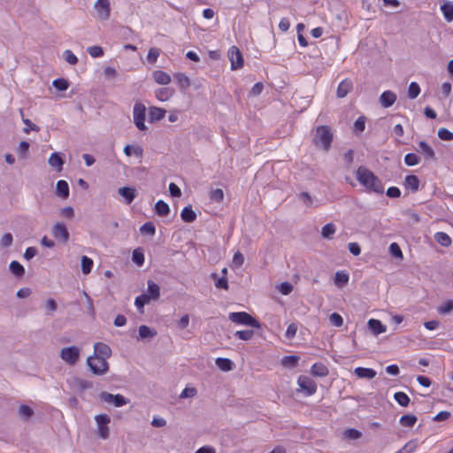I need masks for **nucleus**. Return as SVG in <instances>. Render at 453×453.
<instances>
[{
  "instance_id": "obj_1",
  "label": "nucleus",
  "mask_w": 453,
  "mask_h": 453,
  "mask_svg": "<svg viewBox=\"0 0 453 453\" xmlns=\"http://www.w3.org/2000/svg\"><path fill=\"white\" fill-rule=\"evenodd\" d=\"M358 182L365 188L368 192L383 194L384 186L381 180L368 168L359 166L356 173Z\"/></svg>"
},
{
  "instance_id": "obj_2",
  "label": "nucleus",
  "mask_w": 453,
  "mask_h": 453,
  "mask_svg": "<svg viewBox=\"0 0 453 453\" xmlns=\"http://www.w3.org/2000/svg\"><path fill=\"white\" fill-rule=\"evenodd\" d=\"M333 141V133L328 126H319L316 128L313 137V143L317 147H321L324 150L328 151Z\"/></svg>"
},
{
  "instance_id": "obj_3",
  "label": "nucleus",
  "mask_w": 453,
  "mask_h": 453,
  "mask_svg": "<svg viewBox=\"0 0 453 453\" xmlns=\"http://www.w3.org/2000/svg\"><path fill=\"white\" fill-rule=\"evenodd\" d=\"M229 319L236 324L250 326L256 328L260 327V323L249 313L244 311L231 312L229 314Z\"/></svg>"
},
{
  "instance_id": "obj_4",
  "label": "nucleus",
  "mask_w": 453,
  "mask_h": 453,
  "mask_svg": "<svg viewBox=\"0 0 453 453\" xmlns=\"http://www.w3.org/2000/svg\"><path fill=\"white\" fill-rule=\"evenodd\" d=\"M87 364L91 372L96 375H103L109 370L107 361L103 358H97L96 357H88Z\"/></svg>"
},
{
  "instance_id": "obj_5",
  "label": "nucleus",
  "mask_w": 453,
  "mask_h": 453,
  "mask_svg": "<svg viewBox=\"0 0 453 453\" xmlns=\"http://www.w3.org/2000/svg\"><path fill=\"white\" fill-rule=\"evenodd\" d=\"M134 123L135 127L141 130L145 131L148 127L145 125L146 107L141 103H136L134 106Z\"/></svg>"
},
{
  "instance_id": "obj_6",
  "label": "nucleus",
  "mask_w": 453,
  "mask_h": 453,
  "mask_svg": "<svg viewBox=\"0 0 453 453\" xmlns=\"http://www.w3.org/2000/svg\"><path fill=\"white\" fill-rule=\"evenodd\" d=\"M99 398L107 403L113 404L115 407H121L129 403V399L124 397L122 395H112L106 391L101 392Z\"/></svg>"
},
{
  "instance_id": "obj_7",
  "label": "nucleus",
  "mask_w": 453,
  "mask_h": 453,
  "mask_svg": "<svg viewBox=\"0 0 453 453\" xmlns=\"http://www.w3.org/2000/svg\"><path fill=\"white\" fill-rule=\"evenodd\" d=\"M98 427V435L100 438L105 440L110 435L108 424L111 422V418L107 414H100L95 417Z\"/></svg>"
},
{
  "instance_id": "obj_8",
  "label": "nucleus",
  "mask_w": 453,
  "mask_h": 453,
  "mask_svg": "<svg viewBox=\"0 0 453 453\" xmlns=\"http://www.w3.org/2000/svg\"><path fill=\"white\" fill-rule=\"evenodd\" d=\"M59 356L65 362L73 365L80 357V349L76 346L63 348Z\"/></svg>"
},
{
  "instance_id": "obj_9",
  "label": "nucleus",
  "mask_w": 453,
  "mask_h": 453,
  "mask_svg": "<svg viewBox=\"0 0 453 453\" xmlns=\"http://www.w3.org/2000/svg\"><path fill=\"white\" fill-rule=\"evenodd\" d=\"M96 18L101 20H107L111 16V4L109 0H97L94 4Z\"/></svg>"
},
{
  "instance_id": "obj_10",
  "label": "nucleus",
  "mask_w": 453,
  "mask_h": 453,
  "mask_svg": "<svg viewBox=\"0 0 453 453\" xmlns=\"http://www.w3.org/2000/svg\"><path fill=\"white\" fill-rule=\"evenodd\" d=\"M51 234L55 239L63 243H66L69 240V232L64 223L58 222L56 223L52 229Z\"/></svg>"
},
{
  "instance_id": "obj_11",
  "label": "nucleus",
  "mask_w": 453,
  "mask_h": 453,
  "mask_svg": "<svg viewBox=\"0 0 453 453\" xmlns=\"http://www.w3.org/2000/svg\"><path fill=\"white\" fill-rule=\"evenodd\" d=\"M297 384L307 395H312L317 390L315 381L307 376H300L297 380Z\"/></svg>"
},
{
  "instance_id": "obj_12",
  "label": "nucleus",
  "mask_w": 453,
  "mask_h": 453,
  "mask_svg": "<svg viewBox=\"0 0 453 453\" xmlns=\"http://www.w3.org/2000/svg\"><path fill=\"white\" fill-rule=\"evenodd\" d=\"M228 55H229V59L231 61V68L233 70H236L238 68L242 67V65H243L242 55L237 47H235V46L231 47L228 51Z\"/></svg>"
},
{
  "instance_id": "obj_13",
  "label": "nucleus",
  "mask_w": 453,
  "mask_h": 453,
  "mask_svg": "<svg viewBox=\"0 0 453 453\" xmlns=\"http://www.w3.org/2000/svg\"><path fill=\"white\" fill-rule=\"evenodd\" d=\"M416 150L424 156V158L427 161H436L435 152L433 148L425 141H420L418 143Z\"/></svg>"
},
{
  "instance_id": "obj_14",
  "label": "nucleus",
  "mask_w": 453,
  "mask_h": 453,
  "mask_svg": "<svg viewBox=\"0 0 453 453\" xmlns=\"http://www.w3.org/2000/svg\"><path fill=\"white\" fill-rule=\"evenodd\" d=\"M94 353L95 357L97 358H103L104 360H106L108 357L111 355V348L103 342H96L94 345Z\"/></svg>"
},
{
  "instance_id": "obj_15",
  "label": "nucleus",
  "mask_w": 453,
  "mask_h": 453,
  "mask_svg": "<svg viewBox=\"0 0 453 453\" xmlns=\"http://www.w3.org/2000/svg\"><path fill=\"white\" fill-rule=\"evenodd\" d=\"M352 89H353V83H352V81L350 80H349V79H345V80H343L342 81L340 82V84H339V86L337 88L336 96L339 98H343Z\"/></svg>"
},
{
  "instance_id": "obj_16",
  "label": "nucleus",
  "mask_w": 453,
  "mask_h": 453,
  "mask_svg": "<svg viewBox=\"0 0 453 453\" xmlns=\"http://www.w3.org/2000/svg\"><path fill=\"white\" fill-rule=\"evenodd\" d=\"M118 193L126 199L127 204H130L137 196L136 189L130 187L119 188Z\"/></svg>"
},
{
  "instance_id": "obj_17",
  "label": "nucleus",
  "mask_w": 453,
  "mask_h": 453,
  "mask_svg": "<svg viewBox=\"0 0 453 453\" xmlns=\"http://www.w3.org/2000/svg\"><path fill=\"white\" fill-rule=\"evenodd\" d=\"M396 100V95L390 91L387 90L383 92L380 97V102L381 105L385 108H388L394 104Z\"/></svg>"
},
{
  "instance_id": "obj_18",
  "label": "nucleus",
  "mask_w": 453,
  "mask_h": 453,
  "mask_svg": "<svg viewBox=\"0 0 453 453\" xmlns=\"http://www.w3.org/2000/svg\"><path fill=\"white\" fill-rule=\"evenodd\" d=\"M64 163V159L58 152L52 153L49 158L50 165L58 172H61L63 170Z\"/></svg>"
},
{
  "instance_id": "obj_19",
  "label": "nucleus",
  "mask_w": 453,
  "mask_h": 453,
  "mask_svg": "<svg viewBox=\"0 0 453 453\" xmlns=\"http://www.w3.org/2000/svg\"><path fill=\"white\" fill-rule=\"evenodd\" d=\"M368 327L373 333L374 335H378L386 332L387 327L380 320L371 319L368 321Z\"/></svg>"
},
{
  "instance_id": "obj_20",
  "label": "nucleus",
  "mask_w": 453,
  "mask_h": 453,
  "mask_svg": "<svg viewBox=\"0 0 453 453\" xmlns=\"http://www.w3.org/2000/svg\"><path fill=\"white\" fill-rule=\"evenodd\" d=\"M56 194L63 199L69 196V186L65 180H60L57 182Z\"/></svg>"
},
{
  "instance_id": "obj_21",
  "label": "nucleus",
  "mask_w": 453,
  "mask_h": 453,
  "mask_svg": "<svg viewBox=\"0 0 453 453\" xmlns=\"http://www.w3.org/2000/svg\"><path fill=\"white\" fill-rule=\"evenodd\" d=\"M165 110L158 107H150L149 111V118L150 122L158 121L165 118Z\"/></svg>"
},
{
  "instance_id": "obj_22",
  "label": "nucleus",
  "mask_w": 453,
  "mask_h": 453,
  "mask_svg": "<svg viewBox=\"0 0 453 453\" xmlns=\"http://www.w3.org/2000/svg\"><path fill=\"white\" fill-rule=\"evenodd\" d=\"M181 219L187 223H192L196 219V214L193 211L191 205H188L183 208L180 213Z\"/></svg>"
},
{
  "instance_id": "obj_23",
  "label": "nucleus",
  "mask_w": 453,
  "mask_h": 453,
  "mask_svg": "<svg viewBox=\"0 0 453 453\" xmlns=\"http://www.w3.org/2000/svg\"><path fill=\"white\" fill-rule=\"evenodd\" d=\"M358 378L362 379H373L376 376V372L371 368L357 367L354 371Z\"/></svg>"
},
{
  "instance_id": "obj_24",
  "label": "nucleus",
  "mask_w": 453,
  "mask_h": 453,
  "mask_svg": "<svg viewBox=\"0 0 453 453\" xmlns=\"http://www.w3.org/2000/svg\"><path fill=\"white\" fill-rule=\"evenodd\" d=\"M311 372L314 375V376H318V377H325L328 374V369L327 367L322 364V363H315L312 366H311Z\"/></svg>"
},
{
  "instance_id": "obj_25",
  "label": "nucleus",
  "mask_w": 453,
  "mask_h": 453,
  "mask_svg": "<svg viewBox=\"0 0 453 453\" xmlns=\"http://www.w3.org/2000/svg\"><path fill=\"white\" fill-rule=\"evenodd\" d=\"M145 295H149L150 299L157 300L160 296L159 286L152 280H148V292Z\"/></svg>"
},
{
  "instance_id": "obj_26",
  "label": "nucleus",
  "mask_w": 453,
  "mask_h": 453,
  "mask_svg": "<svg viewBox=\"0 0 453 453\" xmlns=\"http://www.w3.org/2000/svg\"><path fill=\"white\" fill-rule=\"evenodd\" d=\"M217 366L224 372L232 371L234 368V363L229 358L218 357L215 361Z\"/></svg>"
},
{
  "instance_id": "obj_27",
  "label": "nucleus",
  "mask_w": 453,
  "mask_h": 453,
  "mask_svg": "<svg viewBox=\"0 0 453 453\" xmlns=\"http://www.w3.org/2000/svg\"><path fill=\"white\" fill-rule=\"evenodd\" d=\"M155 81L161 85H167L171 81V77L168 73L163 71H155L153 73Z\"/></svg>"
},
{
  "instance_id": "obj_28",
  "label": "nucleus",
  "mask_w": 453,
  "mask_h": 453,
  "mask_svg": "<svg viewBox=\"0 0 453 453\" xmlns=\"http://www.w3.org/2000/svg\"><path fill=\"white\" fill-rule=\"evenodd\" d=\"M155 211L160 217H165L170 212L169 205L163 200H159L155 204Z\"/></svg>"
},
{
  "instance_id": "obj_29",
  "label": "nucleus",
  "mask_w": 453,
  "mask_h": 453,
  "mask_svg": "<svg viewBox=\"0 0 453 453\" xmlns=\"http://www.w3.org/2000/svg\"><path fill=\"white\" fill-rule=\"evenodd\" d=\"M173 77L181 90H185L190 86V81L185 74L179 73Z\"/></svg>"
},
{
  "instance_id": "obj_30",
  "label": "nucleus",
  "mask_w": 453,
  "mask_h": 453,
  "mask_svg": "<svg viewBox=\"0 0 453 453\" xmlns=\"http://www.w3.org/2000/svg\"><path fill=\"white\" fill-rule=\"evenodd\" d=\"M157 332L150 327L142 325L139 327V339H151L156 336Z\"/></svg>"
},
{
  "instance_id": "obj_31",
  "label": "nucleus",
  "mask_w": 453,
  "mask_h": 453,
  "mask_svg": "<svg viewBox=\"0 0 453 453\" xmlns=\"http://www.w3.org/2000/svg\"><path fill=\"white\" fill-rule=\"evenodd\" d=\"M405 186L411 188L413 192L418 191L419 186V180L416 175L411 174L405 177Z\"/></svg>"
},
{
  "instance_id": "obj_32",
  "label": "nucleus",
  "mask_w": 453,
  "mask_h": 453,
  "mask_svg": "<svg viewBox=\"0 0 453 453\" xmlns=\"http://www.w3.org/2000/svg\"><path fill=\"white\" fill-rule=\"evenodd\" d=\"M418 420V418L413 414L403 415L400 418V424L404 427H413Z\"/></svg>"
},
{
  "instance_id": "obj_33",
  "label": "nucleus",
  "mask_w": 453,
  "mask_h": 453,
  "mask_svg": "<svg viewBox=\"0 0 453 453\" xmlns=\"http://www.w3.org/2000/svg\"><path fill=\"white\" fill-rule=\"evenodd\" d=\"M441 10L443 13L445 19L448 22H450L453 20V4L452 3H449V2L444 3L441 6Z\"/></svg>"
},
{
  "instance_id": "obj_34",
  "label": "nucleus",
  "mask_w": 453,
  "mask_h": 453,
  "mask_svg": "<svg viewBox=\"0 0 453 453\" xmlns=\"http://www.w3.org/2000/svg\"><path fill=\"white\" fill-rule=\"evenodd\" d=\"M434 240L444 247H449L451 244L450 237L443 232H438L434 234Z\"/></svg>"
},
{
  "instance_id": "obj_35",
  "label": "nucleus",
  "mask_w": 453,
  "mask_h": 453,
  "mask_svg": "<svg viewBox=\"0 0 453 453\" xmlns=\"http://www.w3.org/2000/svg\"><path fill=\"white\" fill-rule=\"evenodd\" d=\"M349 281V274L345 272H337L334 277V283L337 287L341 288L347 284Z\"/></svg>"
},
{
  "instance_id": "obj_36",
  "label": "nucleus",
  "mask_w": 453,
  "mask_h": 453,
  "mask_svg": "<svg viewBox=\"0 0 453 453\" xmlns=\"http://www.w3.org/2000/svg\"><path fill=\"white\" fill-rule=\"evenodd\" d=\"M94 262L87 256L81 257V270L84 274H88L91 272Z\"/></svg>"
},
{
  "instance_id": "obj_37",
  "label": "nucleus",
  "mask_w": 453,
  "mask_h": 453,
  "mask_svg": "<svg viewBox=\"0 0 453 453\" xmlns=\"http://www.w3.org/2000/svg\"><path fill=\"white\" fill-rule=\"evenodd\" d=\"M394 398L403 407L408 406L411 401L410 397L404 392L395 393Z\"/></svg>"
},
{
  "instance_id": "obj_38",
  "label": "nucleus",
  "mask_w": 453,
  "mask_h": 453,
  "mask_svg": "<svg viewBox=\"0 0 453 453\" xmlns=\"http://www.w3.org/2000/svg\"><path fill=\"white\" fill-rule=\"evenodd\" d=\"M437 311L441 315H446L453 311V300H448L437 308Z\"/></svg>"
},
{
  "instance_id": "obj_39",
  "label": "nucleus",
  "mask_w": 453,
  "mask_h": 453,
  "mask_svg": "<svg viewBox=\"0 0 453 453\" xmlns=\"http://www.w3.org/2000/svg\"><path fill=\"white\" fill-rule=\"evenodd\" d=\"M140 232L142 234H149L150 236H153L156 233V227H155V225L153 222L151 221H149V222H146L144 223L141 227H140Z\"/></svg>"
},
{
  "instance_id": "obj_40",
  "label": "nucleus",
  "mask_w": 453,
  "mask_h": 453,
  "mask_svg": "<svg viewBox=\"0 0 453 453\" xmlns=\"http://www.w3.org/2000/svg\"><path fill=\"white\" fill-rule=\"evenodd\" d=\"M52 85L58 91H65L69 88L68 81L63 78L54 80Z\"/></svg>"
},
{
  "instance_id": "obj_41",
  "label": "nucleus",
  "mask_w": 453,
  "mask_h": 453,
  "mask_svg": "<svg viewBox=\"0 0 453 453\" xmlns=\"http://www.w3.org/2000/svg\"><path fill=\"white\" fill-rule=\"evenodd\" d=\"M209 196L211 201L220 203L224 199V192L221 188L211 189Z\"/></svg>"
},
{
  "instance_id": "obj_42",
  "label": "nucleus",
  "mask_w": 453,
  "mask_h": 453,
  "mask_svg": "<svg viewBox=\"0 0 453 453\" xmlns=\"http://www.w3.org/2000/svg\"><path fill=\"white\" fill-rule=\"evenodd\" d=\"M123 150L124 153L128 157L132 156L133 154H134L137 157H142L143 151L140 146L133 147L131 145L125 146Z\"/></svg>"
},
{
  "instance_id": "obj_43",
  "label": "nucleus",
  "mask_w": 453,
  "mask_h": 453,
  "mask_svg": "<svg viewBox=\"0 0 453 453\" xmlns=\"http://www.w3.org/2000/svg\"><path fill=\"white\" fill-rule=\"evenodd\" d=\"M9 268L15 276H21L25 272L23 265L17 261L11 262Z\"/></svg>"
},
{
  "instance_id": "obj_44",
  "label": "nucleus",
  "mask_w": 453,
  "mask_h": 453,
  "mask_svg": "<svg viewBox=\"0 0 453 453\" xmlns=\"http://www.w3.org/2000/svg\"><path fill=\"white\" fill-rule=\"evenodd\" d=\"M132 260L134 264L142 266L144 263V255L140 249H135L132 254Z\"/></svg>"
},
{
  "instance_id": "obj_45",
  "label": "nucleus",
  "mask_w": 453,
  "mask_h": 453,
  "mask_svg": "<svg viewBox=\"0 0 453 453\" xmlns=\"http://www.w3.org/2000/svg\"><path fill=\"white\" fill-rule=\"evenodd\" d=\"M420 162V157L415 153H408L404 157V163L408 166H413Z\"/></svg>"
},
{
  "instance_id": "obj_46",
  "label": "nucleus",
  "mask_w": 453,
  "mask_h": 453,
  "mask_svg": "<svg viewBox=\"0 0 453 453\" xmlns=\"http://www.w3.org/2000/svg\"><path fill=\"white\" fill-rule=\"evenodd\" d=\"M335 226L333 223L326 224L321 230V234L324 238H330L335 233Z\"/></svg>"
},
{
  "instance_id": "obj_47",
  "label": "nucleus",
  "mask_w": 453,
  "mask_h": 453,
  "mask_svg": "<svg viewBox=\"0 0 453 453\" xmlns=\"http://www.w3.org/2000/svg\"><path fill=\"white\" fill-rule=\"evenodd\" d=\"M365 121H366V118L365 116H360L359 118H357V119L354 123L353 131L356 134H359V133L363 132L365 128Z\"/></svg>"
},
{
  "instance_id": "obj_48",
  "label": "nucleus",
  "mask_w": 453,
  "mask_h": 453,
  "mask_svg": "<svg viewBox=\"0 0 453 453\" xmlns=\"http://www.w3.org/2000/svg\"><path fill=\"white\" fill-rule=\"evenodd\" d=\"M420 93V88L417 82H411L408 88V96L411 99H415Z\"/></svg>"
},
{
  "instance_id": "obj_49",
  "label": "nucleus",
  "mask_w": 453,
  "mask_h": 453,
  "mask_svg": "<svg viewBox=\"0 0 453 453\" xmlns=\"http://www.w3.org/2000/svg\"><path fill=\"white\" fill-rule=\"evenodd\" d=\"M150 301L149 295H141L135 298L134 304L138 309H142L143 306Z\"/></svg>"
},
{
  "instance_id": "obj_50",
  "label": "nucleus",
  "mask_w": 453,
  "mask_h": 453,
  "mask_svg": "<svg viewBox=\"0 0 453 453\" xmlns=\"http://www.w3.org/2000/svg\"><path fill=\"white\" fill-rule=\"evenodd\" d=\"M389 252L393 257H395L396 258L403 259V257L401 248L396 242H393L390 244Z\"/></svg>"
},
{
  "instance_id": "obj_51",
  "label": "nucleus",
  "mask_w": 453,
  "mask_h": 453,
  "mask_svg": "<svg viewBox=\"0 0 453 453\" xmlns=\"http://www.w3.org/2000/svg\"><path fill=\"white\" fill-rule=\"evenodd\" d=\"M63 58L67 63H69L72 65H74L78 63L77 57L70 50H66L64 51Z\"/></svg>"
},
{
  "instance_id": "obj_52",
  "label": "nucleus",
  "mask_w": 453,
  "mask_h": 453,
  "mask_svg": "<svg viewBox=\"0 0 453 453\" xmlns=\"http://www.w3.org/2000/svg\"><path fill=\"white\" fill-rule=\"evenodd\" d=\"M416 448L417 442L415 441H410L395 453H412Z\"/></svg>"
},
{
  "instance_id": "obj_53",
  "label": "nucleus",
  "mask_w": 453,
  "mask_h": 453,
  "mask_svg": "<svg viewBox=\"0 0 453 453\" xmlns=\"http://www.w3.org/2000/svg\"><path fill=\"white\" fill-rule=\"evenodd\" d=\"M438 136L440 139H441L443 141H452L453 140V133L444 127H441L439 129Z\"/></svg>"
},
{
  "instance_id": "obj_54",
  "label": "nucleus",
  "mask_w": 453,
  "mask_h": 453,
  "mask_svg": "<svg viewBox=\"0 0 453 453\" xmlns=\"http://www.w3.org/2000/svg\"><path fill=\"white\" fill-rule=\"evenodd\" d=\"M234 335L241 340L248 341L253 337L254 332L252 330H241V331H237L234 334Z\"/></svg>"
},
{
  "instance_id": "obj_55",
  "label": "nucleus",
  "mask_w": 453,
  "mask_h": 453,
  "mask_svg": "<svg viewBox=\"0 0 453 453\" xmlns=\"http://www.w3.org/2000/svg\"><path fill=\"white\" fill-rule=\"evenodd\" d=\"M160 55V50L157 48H150L147 56L148 62L154 64Z\"/></svg>"
},
{
  "instance_id": "obj_56",
  "label": "nucleus",
  "mask_w": 453,
  "mask_h": 453,
  "mask_svg": "<svg viewBox=\"0 0 453 453\" xmlns=\"http://www.w3.org/2000/svg\"><path fill=\"white\" fill-rule=\"evenodd\" d=\"M344 435L348 439L357 440L361 437L362 434L357 429L349 428L344 431Z\"/></svg>"
},
{
  "instance_id": "obj_57",
  "label": "nucleus",
  "mask_w": 453,
  "mask_h": 453,
  "mask_svg": "<svg viewBox=\"0 0 453 453\" xmlns=\"http://www.w3.org/2000/svg\"><path fill=\"white\" fill-rule=\"evenodd\" d=\"M330 323L334 326H341L343 324L342 317L337 312H334L329 317Z\"/></svg>"
},
{
  "instance_id": "obj_58",
  "label": "nucleus",
  "mask_w": 453,
  "mask_h": 453,
  "mask_svg": "<svg viewBox=\"0 0 453 453\" xmlns=\"http://www.w3.org/2000/svg\"><path fill=\"white\" fill-rule=\"evenodd\" d=\"M88 52L92 58H98L104 55V50L100 46H92L88 48Z\"/></svg>"
},
{
  "instance_id": "obj_59",
  "label": "nucleus",
  "mask_w": 453,
  "mask_h": 453,
  "mask_svg": "<svg viewBox=\"0 0 453 453\" xmlns=\"http://www.w3.org/2000/svg\"><path fill=\"white\" fill-rule=\"evenodd\" d=\"M298 361L296 356H287L282 359V365L285 366H295Z\"/></svg>"
},
{
  "instance_id": "obj_60",
  "label": "nucleus",
  "mask_w": 453,
  "mask_h": 453,
  "mask_svg": "<svg viewBox=\"0 0 453 453\" xmlns=\"http://www.w3.org/2000/svg\"><path fill=\"white\" fill-rule=\"evenodd\" d=\"M232 262H233V265L236 267L242 266L244 263L243 255L240 251L235 252Z\"/></svg>"
},
{
  "instance_id": "obj_61",
  "label": "nucleus",
  "mask_w": 453,
  "mask_h": 453,
  "mask_svg": "<svg viewBox=\"0 0 453 453\" xmlns=\"http://www.w3.org/2000/svg\"><path fill=\"white\" fill-rule=\"evenodd\" d=\"M299 198L301 201L308 207H311L312 205V197L311 195L307 192H302L299 194Z\"/></svg>"
},
{
  "instance_id": "obj_62",
  "label": "nucleus",
  "mask_w": 453,
  "mask_h": 453,
  "mask_svg": "<svg viewBox=\"0 0 453 453\" xmlns=\"http://www.w3.org/2000/svg\"><path fill=\"white\" fill-rule=\"evenodd\" d=\"M280 292L282 295H288L293 290V286L289 282H282L279 288Z\"/></svg>"
},
{
  "instance_id": "obj_63",
  "label": "nucleus",
  "mask_w": 453,
  "mask_h": 453,
  "mask_svg": "<svg viewBox=\"0 0 453 453\" xmlns=\"http://www.w3.org/2000/svg\"><path fill=\"white\" fill-rule=\"evenodd\" d=\"M12 243V235L10 233H6L1 239L0 244L3 248H7Z\"/></svg>"
},
{
  "instance_id": "obj_64",
  "label": "nucleus",
  "mask_w": 453,
  "mask_h": 453,
  "mask_svg": "<svg viewBox=\"0 0 453 453\" xmlns=\"http://www.w3.org/2000/svg\"><path fill=\"white\" fill-rule=\"evenodd\" d=\"M296 332H297L296 324L291 323L290 325H288L285 335L288 339H292L296 335Z\"/></svg>"
}]
</instances>
